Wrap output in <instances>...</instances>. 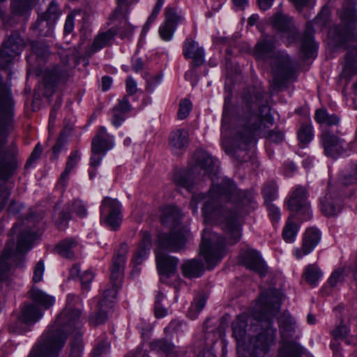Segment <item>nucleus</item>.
<instances>
[{
	"mask_svg": "<svg viewBox=\"0 0 357 357\" xmlns=\"http://www.w3.org/2000/svg\"><path fill=\"white\" fill-rule=\"evenodd\" d=\"M203 202L202 213L206 219L220 222L228 236L229 243L234 244L241 238V225L238 215L248 211L254 203L252 195L239 190L233 181L222 178L217 185L213 184L208 195L202 193L192 196L190 206L197 213L198 204Z\"/></svg>",
	"mask_w": 357,
	"mask_h": 357,
	"instance_id": "1",
	"label": "nucleus"
},
{
	"mask_svg": "<svg viewBox=\"0 0 357 357\" xmlns=\"http://www.w3.org/2000/svg\"><path fill=\"white\" fill-rule=\"evenodd\" d=\"M282 296L279 291L269 289L262 292L255 306L253 316L261 324V331L250 340L249 351L245 348L248 317L241 314L232 323L233 335L237 342L238 357H264L269 348L275 343L276 329L272 326V319L280 311Z\"/></svg>",
	"mask_w": 357,
	"mask_h": 357,
	"instance_id": "2",
	"label": "nucleus"
},
{
	"mask_svg": "<svg viewBox=\"0 0 357 357\" xmlns=\"http://www.w3.org/2000/svg\"><path fill=\"white\" fill-rule=\"evenodd\" d=\"M264 93L257 91L250 100H246L238 109L231 130V144L229 147L225 142V152L239 162L248 160L247 151L254 141L255 135L261 130L262 122L273 125L274 119L270 114V107L264 100Z\"/></svg>",
	"mask_w": 357,
	"mask_h": 357,
	"instance_id": "3",
	"label": "nucleus"
},
{
	"mask_svg": "<svg viewBox=\"0 0 357 357\" xmlns=\"http://www.w3.org/2000/svg\"><path fill=\"white\" fill-rule=\"evenodd\" d=\"M15 102L10 86L0 75V211L7 204L12 188L6 183L16 173L22 162L17 145L4 147L7 138L15 130Z\"/></svg>",
	"mask_w": 357,
	"mask_h": 357,
	"instance_id": "4",
	"label": "nucleus"
},
{
	"mask_svg": "<svg viewBox=\"0 0 357 357\" xmlns=\"http://www.w3.org/2000/svg\"><path fill=\"white\" fill-rule=\"evenodd\" d=\"M75 295H68L65 308L57 316L50 331L36 345L49 352L50 357H57L59 351L65 344L68 335L82 326V312L79 307L75 306Z\"/></svg>",
	"mask_w": 357,
	"mask_h": 357,
	"instance_id": "5",
	"label": "nucleus"
},
{
	"mask_svg": "<svg viewBox=\"0 0 357 357\" xmlns=\"http://www.w3.org/2000/svg\"><path fill=\"white\" fill-rule=\"evenodd\" d=\"M275 38L264 36L256 44L254 56L257 60L270 61L273 75L271 86L279 89L291 77L294 68L289 56L282 51L275 52Z\"/></svg>",
	"mask_w": 357,
	"mask_h": 357,
	"instance_id": "6",
	"label": "nucleus"
},
{
	"mask_svg": "<svg viewBox=\"0 0 357 357\" xmlns=\"http://www.w3.org/2000/svg\"><path fill=\"white\" fill-rule=\"evenodd\" d=\"M182 217L179 208L175 206H167L163 208L161 221L164 225L173 226L174 229L169 233L158 235V243L160 248L172 252H178L185 248L191 234L185 226L180 225Z\"/></svg>",
	"mask_w": 357,
	"mask_h": 357,
	"instance_id": "7",
	"label": "nucleus"
},
{
	"mask_svg": "<svg viewBox=\"0 0 357 357\" xmlns=\"http://www.w3.org/2000/svg\"><path fill=\"white\" fill-rule=\"evenodd\" d=\"M273 25L282 32V37L287 45L301 40V50L305 57L310 58L313 56L317 45L313 40L314 31L312 27L307 26L301 36L295 27L292 19L282 13H278L273 17Z\"/></svg>",
	"mask_w": 357,
	"mask_h": 357,
	"instance_id": "8",
	"label": "nucleus"
},
{
	"mask_svg": "<svg viewBox=\"0 0 357 357\" xmlns=\"http://www.w3.org/2000/svg\"><path fill=\"white\" fill-rule=\"evenodd\" d=\"M195 160V167L188 172L176 174L174 181L176 185L190 190L194 184L195 173L198 172L201 176H211L215 174L218 167L215 160L210 154L204 151H197L194 154Z\"/></svg>",
	"mask_w": 357,
	"mask_h": 357,
	"instance_id": "9",
	"label": "nucleus"
},
{
	"mask_svg": "<svg viewBox=\"0 0 357 357\" xmlns=\"http://www.w3.org/2000/svg\"><path fill=\"white\" fill-rule=\"evenodd\" d=\"M342 27L335 26L330 29L329 38L337 45L357 40V10L353 5L344 6L339 13Z\"/></svg>",
	"mask_w": 357,
	"mask_h": 357,
	"instance_id": "10",
	"label": "nucleus"
},
{
	"mask_svg": "<svg viewBox=\"0 0 357 357\" xmlns=\"http://www.w3.org/2000/svg\"><path fill=\"white\" fill-rule=\"evenodd\" d=\"M225 238L216 233L211 234L209 231L204 230L200 253L204 256L208 268H213L225 255Z\"/></svg>",
	"mask_w": 357,
	"mask_h": 357,
	"instance_id": "11",
	"label": "nucleus"
},
{
	"mask_svg": "<svg viewBox=\"0 0 357 357\" xmlns=\"http://www.w3.org/2000/svg\"><path fill=\"white\" fill-rule=\"evenodd\" d=\"M282 337V346L278 357H301L302 348L290 338L295 331V321L288 314L284 313L278 320Z\"/></svg>",
	"mask_w": 357,
	"mask_h": 357,
	"instance_id": "12",
	"label": "nucleus"
},
{
	"mask_svg": "<svg viewBox=\"0 0 357 357\" xmlns=\"http://www.w3.org/2000/svg\"><path fill=\"white\" fill-rule=\"evenodd\" d=\"M128 252V245L123 243L113 257L110 268V286L103 291L109 294L111 298H116L118 289L121 287Z\"/></svg>",
	"mask_w": 357,
	"mask_h": 357,
	"instance_id": "13",
	"label": "nucleus"
},
{
	"mask_svg": "<svg viewBox=\"0 0 357 357\" xmlns=\"http://www.w3.org/2000/svg\"><path fill=\"white\" fill-rule=\"evenodd\" d=\"M24 41L17 31L13 32L0 47V67L8 68L21 54Z\"/></svg>",
	"mask_w": 357,
	"mask_h": 357,
	"instance_id": "14",
	"label": "nucleus"
},
{
	"mask_svg": "<svg viewBox=\"0 0 357 357\" xmlns=\"http://www.w3.org/2000/svg\"><path fill=\"white\" fill-rule=\"evenodd\" d=\"M121 207L117 199L105 197L100 207V222L108 225L113 230L117 229L122 220Z\"/></svg>",
	"mask_w": 357,
	"mask_h": 357,
	"instance_id": "15",
	"label": "nucleus"
},
{
	"mask_svg": "<svg viewBox=\"0 0 357 357\" xmlns=\"http://www.w3.org/2000/svg\"><path fill=\"white\" fill-rule=\"evenodd\" d=\"M137 0H116L117 6L112 13L109 15L111 22L120 21L123 24V26L119 31L121 38H129L133 32V27L131 24L127 23L126 15L129 6L136 2Z\"/></svg>",
	"mask_w": 357,
	"mask_h": 357,
	"instance_id": "16",
	"label": "nucleus"
},
{
	"mask_svg": "<svg viewBox=\"0 0 357 357\" xmlns=\"http://www.w3.org/2000/svg\"><path fill=\"white\" fill-rule=\"evenodd\" d=\"M155 261L160 280L165 282L167 278L175 275L179 260L158 250L155 252Z\"/></svg>",
	"mask_w": 357,
	"mask_h": 357,
	"instance_id": "17",
	"label": "nucleus"
},
{
	"mask_svg": "<svg viewBox=\"0 0 357 357\" xmlns=\"http://www.w3.org/2000/svg\"><path fill=\"white\" fill-rule=\"evenodd\" d=\"M68 73L66 69L56 67L52 70H47L43 75V84L45 91L43 95L49 97L54 93V88L60 84H65L68 79Z\"/></svg>",
	"mask_w": 357,
	"mask_h": 357,
	"instance_id": "18",
	"label": "nucleus"
},
{
	"mask_svg": "<svg viewBox=\"0 0 357 357\" xmlns=\"http://www.w3.org/2000/svg\"><path fill=\"white\" fill-rule=\"evenodd\" d=\"M321 141L324 153L328 157L335 158L345 152L344 140L328 130L323 132Z\"/></svg>",
	"mask_w": 357,
	"mask_h": 357,
	"instance_id": "19",
	"label": "nucleus"
},
{
	"mask_svg": "<svg viewBox=\"0 0 357 357\" xmlns=\"http://www.w3.org/2000/svg\"><path fill=\"white\" fill-rule=\"evenodd\" d=\"M116 298H111L109 294L102 293L99 301L98 309L96 312L91 314L89 317V324L92 326H97L104 324L107 319V312L113 307Z\"/></svg>",
	"mask_w": 357,
	"mask_h": 357,
	"instance_id": "20",
	"label": "nucleus"
},
{
	"mask_svg": "<svg viewBox=\"0 0 357 357\" xmlns=\"http://www.w3.org/2000/svg\"><path fill=\"white\" fill-rule=\"evenodd\" d=\"M181 19V16L176 13L174 8H166L165 20L159 29L160 36L164 40H170L172 39L177 24Z\"/></svg>",
	"mask_w": 357,
	"mask_h": 357,
	"instance_id": "21",
	"label": "nucleus"
},
{
	"mask_svg": "<svg viewBox=\"0 0 357 357\" xmlns=\"http://www.w3.org/2000/svg\"><path fill=\"white\" fill-rule=\"evenodd\" d=\"M183 53L185 59H191L193 67L202 66L205 59V52L202 47L191 38H186L183 45Z\"/></svg>",
	"mask_w": 357,
	"mask_h": 357,
	"instance_id": "22",
	"label": "nucleus"
},
{
	"mask_svg": "<svg viewBox=\"0 0 357 357\" xmlns=\"http://www.w3.org/2000/svg\"><path fill=\"white\" fill-rule=\"evenodd\" d=\"M321 233L316 228H309L303 235L302 246L295 251L297 259L310 254L318 245L321 240Z\"/></svg>",
	"mask_w": 357,
	"mask_h": 357,
	"instance_id": "23",
	"label": "nucleus"
},
{
	"mask_svg": "<svg viewBox=\"0 0 357 357\" xmlns=\"http://www.w3.org/2000/svg\"><path fill=\"white\" fill-rule=\"evenodd\" d=\"M242 264L250 270L257 273L261 277L266 273V267L264 261L259 253L255 250H245L241 253Z\"/></svg>",
	"mask_w": 357,
	"mask_h": 357,
	"instance_id": "24",
	"label": "nucleus"
},
{
	"mask_svg": "<svg viewBox=\"0 0 357 357\" xmlns=\"http://www.w3.org/2000/svg\"><path fill=\"white\" fill-rule=\"evenodd\" d=\"M113 147V137L109 135L105 127L100 126L91 142V151L106 153Z\"/></svg>",
	"mask_w": 357,
	"mask_h": 357,
	"instance_id": "25",
	"label": "nucleus"
},
{
	"mask_svg": "<svg viewBox=\"0 0 357 357\" xmlns=\"http://www.w3.org/2000/svg\"><path fill=\"white\" fill-rule=\"evenodd\" d=\"M13 248V243H7L0 255V284L7 281L10 278L12 261L15 253Z\"/></svg>",
	"mask_w": 357,
	"mask_h": 357,
	"instance_id": "26",
	"label": "nucleus"
},
{
	"mask_svg": "<svg viewBox=\"0 0 357 357\" xmlns=\"http://www.w3.org/2000/svg\"><path fill=\"white\" fill-rule=\"evenodd\" d=\"M116 31L110 29L107 31L99 33L93 40V43L86 50L88 56H91L104 47L112 45L114 41Z\"/></svg>",
	"mask_w": 357,
	"mask_h": 357,
	"instance_id": "27",
	"label": "nucleus"
},
{
	"mask_svg": "<svg viewBox=\"0 0 357 357\" xmlns=\"http://www.w3.org/2000/svg\"><path fill=\"white\" fill-rule=\"evenodd\" d=\"M320 205L321 210L325 215L332 216L340 211L342 202L340 198L335 196L330 189L326 195L320 199Z\"/></svg>",
	"mask_w": 357,
	"mask_h": 357,
	"instance_id": "28",
	"label": "nucleus"
},
{
	"mask_svg": "<svg viewBox=\"0 0 357 357\" xmlns=\"http://www.w3.org/2000/svg\"><path fill=\"white\" fill-rule=\"evenodd\" d=\"M307 194L305 188L298 186L292 192L289 201L288 207L290 211L298 212L302 209L308 211Z\"/></svg>",
	"mask_w": 357,
	"mask_h": 357,
	"instance_id": "29",
	"label": "nucleus"
},
{
	"mask_svg": "<svg viewBox=\"0 0 357 357\" xmlns=\"http://www.w3.org/2000/svg\"><path fill=\"white\" fill-rule=\"evenodd\" d=\"M132 109L129 100L127 96H124L122 99L119 100L118 103L113 107L112 110V123L115 127H119L122 122L125 121L126 114L130 112Z\"/></svg>",
	"mask_w": 357,
	"mask_h": 357,
	"instance_id": "30",
	"label": "nucleus"
},
{
	"mask_svg": "<svg viewBox=\"0 0 357 357\" xmlns=\"http://www.w3.org/2000/svg\"><path fill=\"white\" fill-rule=\"evenodd\" d=\"M188 132L184 129H179L171 132L169 144L174 152L185 149L188 144Z\"/></svg>",
	"mask_w": 357,
	"mask_h": 357,
	"instance_id": "31",
	"label": "nucleus"
},
{
	"mask_svg": "<svg viewBox=\"0 0 357 357\" xmlns=\"http://www.w3.org/2000/svg\"><path fill=\"white\" fill-rule=\"evenodd\" d=\"M43 316L40 310L33 304H26L22 308L19 320L25 324H33Z\"/></svg>",
	"mask_w": 357,
	"mask_h": 357,
	"instance_id": "32",
	"label": "nucleus"
},
{
	"mask_svg": "<svg viewBox=\"0 0 357 357\" xmlns=\"http://www.w3.org/2000/svg\"><path fill=\"white\" fill-rule=\"evenodd\" d=\"M182 271L185 277L198 278L204 273V266L198 259L189 260L182 265Z\"/></svg>",
	"mask_w": 357,
	"mask_h": 357,
	"instance_id": "33",
	"label": "nucleus"
},
{
	"mask_svg": "<svg viewBox=\"0 0 357 357\" xmlns=\"http://www.w3.org/2000/svg\"><path fill=\"white\" fill-rule=\"evenodd\" d=\"M54 25V24L53 22L40 15L36 22L32 25V29L38 36H47L52 33Z\"/></svg>",
	"mask_w": 357,
	"mask_h": 357,
	"instance_id": "34",
	"label": "nucleus"
},
{
	"mask_svg": "<svg viewBox=\"0 0 357 357\" xmlns=\"http://www.w3.org/2000/svg\"><path fill=\"white\" fill-rule=\"evenodd\" d=\"M77 245V242L73 238H66L61 241L55 248L56 252L63 257L73 258V249Z\"/></svg>",
	"mask_w": 357,
	"mask_h": 357,
	"instance_id": "35",
	"label": "nucleus"
},
{
	"mask_svg": "<svg viewBox=\"0 0 357 357\" xmlns=\"http://www.w3.org/2000/svg\"><path fill=\"white\" fill-rule=\"evenodd\" d=\"M30 296L35 303L43 306L45 309L52 306L54 302V299L52 296L46 294L38 289L33 288L31 290Z\"/></svg>",
	"mask_w": 357,
	"mask_h": 357,
	"instance_id": "36",
	"label": "nucleus"
},
{
	"mask_svg": "<svg viewBox=\"0 0 357 357\" xmlns=\"http://www.w3.org/2000/svg\"><path fill=\"white\" fill-rule=\"evenodd\" d=\"M306 282L311 286L315 287L317 282L322 276L320 268L316 264L308 265L303 273Z\"/></svg>",
	"mask_w": 357,
	"mask_h": 357,
	"instance_id": "37",
	"label": "nucleus"
},
{
	"mask_svg": "<svg viewBox=\"0 0 357 357\" xmlns=\"http://www.w3.org/2000/svg\"><path fill=\"white\" fill-rule=\"evenodd\" d=\"M34 0H12L11 11L15 15H25L31 9Z\"/></svg>",
	"mask_w": 357,
	"mask_h": 357,
	"instance_id": "38",
	"label": "nucleus"
},
{
	"mask_svg": "<svg viewBox=\"0 0 357 357\" xmlns=\"http://www.w3.org/2000/svg\"><path fill=\"white\" fill-rule=\"evenodd\" d=\"M80 156L77 151H74L70 153L68 158L65 170L61 174L60 177L61 183L65 185L66 182L68 179V175L70 172L77 165Z\"/></svg>",
	"mask_w": 357,
	"mask_h": 357,
	"instance_id": "39",
	"label": "nucleus"
},
{
	"mask_svg": "<svg viewBox=\"0 0 357 357\" xmlns=\"http://www.w3.org/2000/svg\"><path fill=\"white\" fill-rule=\"evenodd\" d=\"M33 240V236L28 231H23L19 236L16 251L18 253L27 252L31 248V243Z\"/></svg>",
	"mask_w": 357,
	"mask_h": 357,
	"instance_id": "40",
	"label": "nucleus"
},
{
	"mask_svg": "<svg viewBox=\"0 0 357 357\" xmlns=\"http://www.w3.org/2000/svg\"><path fill=\"white\" fill-rule=\"evenodd\" d=\"M61 15V10L59 8L57 2L55 0H52L46 11L41 15L55 24Z\"/></svg>",
	"mask_w": 357,
	"mask_h": 357,
	"instance_id": "41",
	"label": "nucleus"
},
{
	"mask_svg": "<svg viewBox=\"0 0 357 357\" xmlns=\"http://www.w3.org/2000/svg\"><path fill=\"white\" fill-rule=\"evenodd\" d=\"M278 187L274 181L267 183L262 189V193L265 202L271 204L277 197Z\"/></svg>",
	"mask_w": 357,
	"mask_h": 357,
	"instance_id": "42",
	"label": "nucleus"
},
{
	"mask_svg": "<svg viewBox=\"0 0 357 357\" xmlns=\"http://www.w3.org/2000/svg\"><path fill=\"white\" fill-rule=\"evenodd\" d=\"M31 51L38 58L45 59L50 54L48 46L42 41H32Z\"/></svg>",
	"mask_w": 357,
	"mask_h": 357,
	"instance_id": "43",
	"label": "nucleus"
},
{
	"mask_svg": "<svg viewBox=\"0 0 357 357\" xmlns=\"http://www.w3.org/2000/svg\"><path fill=\"white\" fill-rule=\"evenodd\" d=\"M297 231V225L293 222L291 220V217H289L282 232V236L284 241L287 242L293 241L295 238Z\"/></svg>",
	"mask_w": 357,
	"mask_h": 357,
	"instance_id": "44",
	"label": "nucleus"
},
{
	"mask_svg": "<svg viewBox=\"0 0 357 357\" xmlns=\"http://www.w3.org/2000/svg\"><path fill=\"white\" fill-rule=\"evenodd\" d=\"M83 346L82 334L77 331L71 343V350L69 357H82Z\"/></svg>",
	"mask_w": 357,
	"mask_h": 357,
	"instance_id": "45",
	"label": "nucleus"
},
{
	"mask_svg": "<svg viewBox=\"0 0 357 357\" xmlns=\"http://www.w3.org/2000/svg\"><path fill=\"white\" fill-rule=\"evenodd\" d=\"M152 350L158 352L169 354L173 349V345L166 340H155L150 343Z\"/></svg>",
	"mask_w": 357,
	"mask_h": 357,
	"instance_id": "46",
	"label": "nucleus"
},
{
	"mask_svg": "<svg viewBox=\"0 0 357 357\" xmlns=\"http://www.w3.org/2000/svg\"><path fill=\"white\" fill-rule=\"evenodd\" d=\"M298 138L303 146L307 145L312 138V126L309 124H303L298 132Z\"/></svg>",
	"mask_w": 357,
	"mask_h": 357,
	"instance_id": "47",
	"label": "nucleus"
},
{
	"mask_svg": "<svg viewBox=\"0 0 357 357\" xmlns=\"http://www.w3.org/2000/svg\"><path fill=\"white\" fill-rule=\"evenodd\" d=\"M206 305V300L204 298H199L195 300V301L192 303L188 312V316L192 319H195L197 317V314L204 309Z\"/></svg>",
	"mask_w": 357,
	"mask_h": 357,
	"instance_id": "48",
	"label": "nucleus"
},
{
	"mask_svg": "<svg viewBox=\"0 0 357 357\" xmlns=\"http://www.w3.org/2000/svg\"><path fill=\"white\" fill-rule=\"evenodd\" d=\"M331 10L328 6H324L314 19V23L317 25L325 26L330 20Z\"/></svg>",
	"mask_w": 357,
	"mask_h": 357,
	"instance_id": "49",
	"label": "nucleus"
},
{
	"mask_svg": "<svg viewBox=\"0 0 357 357\" xmlns=\"http://www.w3.org/2000/svg\"><path fill=\"white\" fill-rule=\"evenodd\" d=\"M192 104L190 100L183 99L180 101L179 108L178 111V117L179 119H185L191 111Z\"/></svg>",
	"mask_w": 357,
	"mask_h": 357,
	"instance_id": "50",
	"label": "nucleus"
},
{
	"mask_svg": "<svg viewBox=\"0 0 357 357\" xmlns=\"http://www.w3.org/2000/svg\"><path fill=\"white\" fill-rule=\"evenodd\" d=\"M231 101V96H228L225 98V106L224 110L222 113V132H225L229 128L228 124L229 122V104Z\"/></svg>",
	"mask_w": 357,
	"mask_h": 357,
	"instance_id": "51",
	"label": "nucleus"
},
{
	"mask_svg": "<svg viewBox=\"0 0 357 357\" xmlns=\"http://www.w3.org/2000/svg\"><path fill=\"white\" fill-rule=\"evenodd\" d=\"M165 0H157L156 4L153 9V11L150 16L149 17L146 23L144 24L143 27V30L144 31H147L151 24H152L156 19L160 10H161Z\"/></svg>",
	"mask_w": 357,
	"mask_h": 357,
	"instance_id": "52",
	"label": "nucleus"
},
{
	"mask_svg": "<svg viewBox=\"0 0 357 357\" xmlns=\"http://www.w3.org/2000/svg\"><path fill=\"white\" fill-rule=\"evenodd\" d=\"M71 215L68 207L59 213L58 220H56L57 227L59 229H64L68 224V221L70 219Z\"/></svg>",
	"mask_w": 357,
	"mask_h": 357,
	"instance_id": "53",
	"label": "nucleus"
},
{
	"mask_svg": "<svg viewBox=\"0 0 357 357\" xmlns=\"http://www.w3.org/2000/svg\"><path fill=\"white\" fill-rule=\"evenodd\" d=\"M344 269L337 268L335 270L328 279V283L331 287H335L344 280Z\"/></svg>",
	"mask_w": 357,
	"mask_h": 357,
	"instance_id": "54",
	"label": "nucleus"
},
{
	"mask_svg": "<svg viewBox=\"0 0 357 357\" xmlns=\"http://www.w3.org/2000/svg\"><path fill=\"white\" fill-rule=\"evenodd\" d=\"M42 152H43V147L40 144H38L35 146L30 157L28 158V160L24 165V168L29 169L30 167H31L33 163L40 158Z\"/></svg>",
	"mask_w": 357,
	"mask_h": 357,
	"instance_id": "55",
	"label": "nucleus"
},
{
	"mask_svg": "<svg viewBox=\"0 0 357 357\" xmlns=\"http://www.w3.org/2000/svg\"><path fill=\"white\" fill-rule=\"evenodd\" d=\"M109 349V343L106 340L100 341L93 351V357H99L100 355L106 353Z\"/></svg>",
	"mask_w": 357,
	"mask_h": 357,
	"instance_id": "56",
	"label": "nucleus"
},
{
	"mask_svg": "<svg viewBox=\"0 0 357 357\" xmlns=\"http://www.w3.org/2000/svg\"><path fill=\"white\" fill-rule=\"evenodd\" d=\"M352 172L351 174H345L342 178V183L344 185H350L357 181V163L352 167Z\"/></svg>",
	"mask_w": 357,
	"mask_h": 357,
	"instance_id": "57",
	"label": "nucleus"
},
{
	"mask_svg": "<svg viewBox=\"0 0 357 357\" xmlns=\"http://www.w3.org/2000/svg\"><path fill=\"white\" fill-rule=\"evenodd\" d=\"M357 48H354L349 51L346 54V62L344 68V73H346L348 68H349L354 62L357 61Z\"/></svg>",
	"mask_w": 357,
	"mask_h": 357,
	"instance_id": "58",
	"label": "nucleus"
},
{
	"mask_svg": "<svg viewBox=\"0 0 357 357\" xmlns=\"http://www.w3.org/2000/svg\"><path fill=\"white\" fill-rule=\"evenodd\" d=\"M94 275L91 271H85L79 277L83 289H88L89 284L93 280Z\"/></svg>",
	"mask_w": 357,
	"mask_h": 357,
	"instance_id": "59",
	"label": "nucleus"
},
{
	"mask_svg": "<svg viewBox=\"0 0 357 357\" xmlns=\"http://www.w3.org/2000/svg\"><path fill=\"white\" fill-rule=\"evenodd\" d=\"M73 209L74 212L79 217H85L87 214V211L85 206L80 200H75L73 203Z\"/></svg>",
	"mask_w": 357,
	"mask_h": 357,
	"instance_id": "60",
	"label": "nucleus"
},
{
	"mask_svg": "<svg viewBox=\"0 0 357 357\" xmlns=\"http://www.w3.org/2000/svg\"><path fill=\"white\" fill-rule=\"evenodd\" d=\"M348 334V329L346 325L340 324L333 331L332 335L335 339L344 338Z\"/></svg>",
	"mask_w": 357,
	"mask_h": 357,
	"instance_id": "61",
	"label": "nucleus"
},
{
	"mask_svg": "<svg viewBox=\"0 0 357 357\" xmlns=\"http://www.w3.org/2000/svg\"><path fill=\"white\" fill-rule=\"evenodd\" d=\"M149 250L150 249L139 247V250L136 252L133 257V261L136 264H140L147 257Z\"/></svg>",
	"mask_w": 357,
	"mask_h": 357,
	"instance_id": "62",
	"label": "nucleus"
},
{
	"mask_svg": "<svg viewBox=\"0 0 357 357\" xmlns=\"http://www.w3.org/2000/svg\"><path fill=\"white\" fill-rule=\"evenodd\" d=\"M44 269L45 268L43 262L42 261H38L34 268L33 277V280L34 282H38L42 280Z\"/></svg>",
	"mask_w": 357,
	"mask_h": 357,
	"instance_id": "63",
	"label": "nucleus"
},
{
	"mask_svg": "<svg viewBox=\"0 0 357 357\" xmlns=\"http://www.w3.org/2000/svg\"><path fill=\"white\" fill-rule=\"evenodd\" d=\"M29 357H50V354L38 346H36L32 350ZM52 357H56L53 356Z\"/></svg>",
	"mask_w": 357,
	"mask_h": 357,
	"instance_id": "64",
	"label": "nucleus"
}]
</instances>
